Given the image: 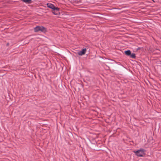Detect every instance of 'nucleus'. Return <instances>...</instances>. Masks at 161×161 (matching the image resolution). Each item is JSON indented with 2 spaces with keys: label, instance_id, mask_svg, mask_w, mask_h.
<instances>
[{
  "label": "nucleus",
  "instance_id": "f257e3e1",
  "mask_svg": "<svg viewBox=\"0 0 161 161\" xmlns=\"http://www.w3.org/2000/svg\"><path fill=\"white\" fill-rule=\"evenodd\" d=\"M146 150L142 149H141L136 151H134L136 155L139 157H143L145 154Z\"/></svg>",
  "mask_w": 161,
  "mask_h": 161
},
{
  "label": "nucleus",
  "instance_id": "f03ea898",
  "mask_svg": "<svg viewBox=\"0 0 161 161\" xmlns=\"http://www.w3.org/2000/svg\"><path fill=\"white\" fill-rule=\"evenodd\" d=\"M39 31L45 33L47 30L46 28L42 26H37L34 28L35 32H37Z\"/></svg>",
  "mask_w": 161,
  "mask_h": 161
},
{
  "label": "nucleus",
  "instance_id": "7ed1b4c3",
  "mask_svg": "<svg viewBox=\"0 0 161 161\" xmlns=\"http://www.w3.org/2000/svg\"><path fill=\"white\" fill-rule=\"evenodd\" d=\"M47 6L48 7L52 9L53 10L58 9V8L55 7L52 4L48 3L47 4Z\"/></svg>",
  "mask_w": 161,
  "mask_h": 161
},
{
  "label": "nucleus",
  "instance_id": "20e7f679",
  "mask_svg": "<svg viewBox=\"0 0 161 161\" xmlns=\"http://www.w3.org/2000/svg\"><path fill=\"white\" fill-rule=\"evenodd\" d=\"M86 51V48H84L81 51L79 52L78 54L80 56L84 55Z\"/></svg>",
  "mask_w": 161,
  "mask_h": 161
},
{
  "label": "nucleus",
  "instance_id": "39448f33",
  "mask_svg": "<svg viewBox=\"0 0 161 161\" xmlns=\"http://www.w3.org/2000/svg\"><path fill=\"white\" fill-rule=\"evenodd\" d=\"M59 8H58V10H53L54 11V12H53V13L54 14H55V15H58L59 14Z\"/></svg>",
  "mask_w": 161,
  "mask_h": 161
},
{
  "label": "nucleus",
  "instance_id": "423d86ee",
  "mask_svg": "<svg viewBox=\"0 0 161 161\" xmlns=\"http://www.w3.org/2000/svg\"><path fill=\"white\" fill-rule=\"evenodd\" d=\"M125 54L128 56H130V55L131 54V51L130 50H127L125 52Z\"/></svg>",
  "mask_w": 161,
  "mask_h": 161
},
{
  "label": "nucleus",
  "instance_id": "0eeeda50",
  "mask_svg": "<svg viewBox=\"0 0 161 161\" xmlns=\"http://www.w3.org/2000/svg\"><path fill=\"white\" fill-rule=\"evenodd\" d=\"M21 1L28 4H30L32 2L31 0H21Z\"/></svg>",
  "mask_w": 161,
  "mask_h": 161
},
{
  "label": "nucleus",
  "instance_id": "6e6552de",
  "mask_svg": "<svg viewBox=\"0 0 161 161\" xmlns=\"http://www.w3.org/2000/svg\"><path fill=\"white\" fill-rule=\"evenodd\" d=\"M130 58H136V56L135 55V53H133L132 54L131 53V55H130Z\"/></svg>",
  "mask_w": 161,
  "mask_h": 161
},
{
  "label": "nucleus",
  "instance_id": "1a4fd4ad",
  "mask_svg": "<svg viewBox=\"0 0 161 161\" xmlns=\"http://www.w3.org/2000/svg\"><path fill=\"white\" fill-rule=\"evenodd\" d=\"M9 45V43H7V46H8Z\"/></svg>",
  "mask_w": 161,
  "mask_h": 161
}]
</instances>
